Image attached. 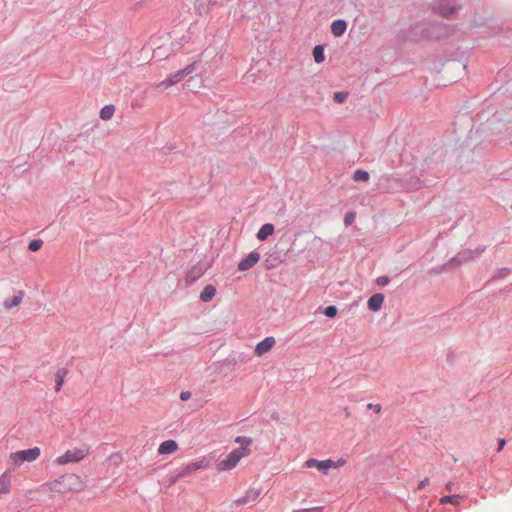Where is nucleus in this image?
Returning <instances> with one entry per match:
<instances>
[{
	"label": "nucleus",
	"mask_w": 512,
	"mask_h": 512,
	"mask_svg": "<svg viewBox=\"0 0 512 512\" xmlns=\"http://www.w3.org/2000/svg\"><path fill=\"white\" fill-rule=\"evenodd\" d=\"M250 450L246 447H240L232 450L225 459L218 462L217 467L221 471H228L233 469L238 462L244 457L249 455Z\"/></svg>",
	"instance_id": "1"
},
{
	"label": "nucleus",
	"mask_w": 512,
	"mask_h": 512,
	"mask_svg": "<svg viewBox=\"0 0 512 512\" xmlns=\"http://www.w3.org/2000/svg\"><path fill=\"white\" fill-rule=\"evenodd\" d=\"M40 448L33 447L26 450L13 452L9 456V462L14 466H20L24 462H32L40 456Z\"/></svg>",
	"instance_id": "2"
},
{
	"label": "nucleus",
	"mask_w": 512,
	"mask_h": 512,
	"mask_svg": "<svg viewBox=\"0 0 512 512\" xmlns=\"http://www.w3.org/2000/svg\"><path fill=\"white\" fill-rule=\"evenodd\" d=\"M196 63H190L185 68L178 70L177 72L170 74L160 85L161 86H172L180 81H182L185 77L192 74L195 71Z\"/></svg>",
	"instance_id": "3"
},
{
	"label": "nucleus",
	"mask_w": 512,
	"mask_h": 512,
	"mask_svg": "<svg viewBox=\"0 0 512 512\" xmlns=\"http://www.w3.org/2000/svg\"><path fill=\"white\" fill-rule=\"evenodd\" d=\"M87 452L88 451L84 449L67 450L63 455L56 459V463L63 465L70 462H78L87 455Z\"/></svg>",
	"instance_id": "4"
},
{
	"label": "nucleus",
	"mask_w": 512,
	"mask_h": 512,
	"mask_svg": "<svg viewBox=\"0 0 512 512\" xmlns=\"http://www.w3.org/2000/svg\"><path fill=\"white\" fill-rule=\"evenodd\" d=\"M260 254L256 251L250 252L245 258L238 263V270L246 271L257 264Z\"/></svg>",
	"instance_id": "5"
},
{
	"label": "nucleus",
	"mask_w": 512,
	"mask_h": 512,
	"mask_svg": "<svg viewBox=\"0 0 512 512\" xmlns=\"http://www.w3.org/2000/svg\"><path fill=\"white\" fill-rule=\"evenodd\" d=\"M275 345V339L272 336L265 337L261 340L255 347V354L257 356H262Z\"/></svg>",
	"instance_id": "6"
},
{
	"label": "nucleus",
	"mask_w": 512,
	"mask_h": 512,
	"mask_svg": "<svg viewBox=\"0 0 512 512\" xmlns=\"http://www.w3.org/2000/svg\"><path fill=\"white\" fill-rule=\"evenodd\" d=\"M242 17H252L255 15L253 10H256L255 0H241L238 4Z\"/></svg>",
	"instance_id": "7"
},
{
	"label": "nucleus",
	"mask_w": 512,
	"mask_h": 512,
	"mask_svg": "<svg viewBox=\"0 0 512 512\" xmlns=\"http://www.w3.org/2000/svg\"><path fill=\"white\" fill-rule=\"evenodd\" d=\"M384 299L385 297L382 293H376L372 295L367 302L368 309L374 312L380 310Z\"/></svg>",
	"instance_id": "8"
},
{
	"label": "nucleus",
	"mask_w": 512,
	"mask_h": 512,
	"mask_svg": "<svg viewBox=\"0 0 512 512\" xmlns=\"http://www.w3.org/2000/svg\"><path fill=\"white\" fill-rule=\"evenodd\" d=\"M202 467H203V461L191 462L188 465H186L184 468H182L178 471V477L184 478V477L191 475L194 472L198 471Z\"/></svg>",
	"instance_id": "9"
},
{
	"label": "nucleus",
	"mask_w": 512,
	"mask_h": 512,
	"mask_svg": "<svg viewBox=\"0 0 512 512\" xmlns=\"http://www.w3.org/2000/svg\"><path fill=\"white\" fill-rule=\"evenodd\" d=\"M347 29V22L344 19H336L331 24V33L335 37L342 36Z\"/></svg>",
	"instance_id": "10"
},
{
	"label": "nucleus",
	"mask_w": 512,
	"mask_h": 512,
	"mask_svg": "<svg viewBox=\"0 0 512 512\" xmlns=\"http://www.w3.org/2000/svg\"><path fill=\"white\" fill-rule=\"evenodd\" d=\"M275 227L272 223H265L258 230L256 237L259 241H265L274 233Z\"/></svg>",
	"instance_id": "11"
},
{
	"label": "nucleus",
	"mask_w": 512,
	"mask_h": 512,
	"mask_svg": "<svg viewBox=\"0 0 512 512\" xmlns=\"http://www.w3.org/2000/svg\"><path fill=\"white\" fill-rule=\"evenodd\" d=\"M483 251H484V249H477L475 251H472L469 249L464 250V251L460 252L459 254H457V256L454 258V261H457L458 263H462L463 261L473 259L474 257L480 255Z\"/></svg>",
	"instance_id": "12"
},
{
	"label": "nucleus",
	"mask_w": 512,
	"mask_h": 512,
	"mask_svg": "<svg viewBox=\"0 0 512 512\" xmlns=\"http://www.w3.org/2000/svg\"><path fill=\"white\" fill-rule=\"evenodd\" d=\"M204 272H205V268L200 264H196L187 272L186 280L188 282H194L197 279H199L203 275Z\"/></svg>",
	"instance_id": "13"
},
{
	"label": "nucleus",
	"mask_w": 512,
	"mask_h": 512,
	"mask_svg": "<svg viewBox=\"0 0 512 512\" xmlns=\"http://www.w3.org/2000/svg\"><path fill=\"white\" fill-rule=\"evenodd\" d=\"M178 448L176 441L166 440L159 445L158 453L161 455L171 454Z\"/></svg>",
	"instance_id": "14"
},
{
	"label": "nucleus",
	"mask_w": 512,
	"mask_h": 512,
	"mask_svg": "<svg viewBox=\"0 0 512 512\" xmlns=\"http://www.w3.org/2000/svg\"><path fill=\"white\" fill-rule=\"evenodd\" d=\"M11 476L9 471H5L0 475V494H6L10 492Z\"/></svg>",
	"instance_id": "15"
},
{
	"label": "nucleus",
	"mask_w": 512,
	"mask_h": 512,
	"mask_svg": "<svg viewBox=\"0 0 512 512\" xmlns=\"http://www.w3.org/2000/svg\"><path fill=\"white\" fill-rule=\"evenodd\" d=\"M23 296L24 292L18 291L13 297L5 299L3 303L4 307L6 309H12L13 307L18 306L21 303Z\"/></svg>",
	"instance_id": "16"
},
{
	"label": "nucleus",
	"mask_w": 512,
	"mask_h": 512,
	"mask_svg": "<svg viewBox=\"0 0 512 512\" xmlns=\"http://www.w3.org/2000/svg\"><path fill=\"white\" fill-rule=\"evenodd\" d=\"M216 294V288L215 286H213L212 284H208L206 285L201 294H200V300L202 302H210L213 297L215 296Z\"/></svg>",
	"instance_id": "17"
},
{
	"label": "nucleus",
	"mask_w": 512,
	"mask_h": 512,
	"mask_svg": "<svg viewBox=\"0 0 512 512\" xmlns=\"http://www.w3.org/2000/svg\"><path fill=\"white\" fill-rule=\"evenodd\" d=\"M66 374H67V370L65 368H60L55 373V382H56L55 391L56 392H59L61 390V387L64 383V378H65Z\"/></svg>",
	"instance_id": "18"
},
{
	"label": "nucleus",
	"mask_w": 512,
	"mask_h": 512,
	"mask_svg": "<svg viewBox=\"0 0 512 512\" xmlns=\"http://www.w3.org/2000/svg\"><path fill=\"white\" fill-rule=\"evenodd\" d=\"M313 58L317 64L322 63L325 60L324 46L319 44L313 48Z\"/></svg>",
	"instance_id": "19"
},
{
	"label": "nucleus",
	"mask_w": 512,
	"mask_h": 512,
	"mask_svg": "<svg viewBox=\"0 0 512 512\" xmlns=\"http://www.w3.org/2000/svg\"><path fill=\"white\" fill-rule=\"evenodd\" d=\"M307 468H317L319 471L325 474V465L324 460H317L315 458H310L305 462Z\"/></svg>",
	"instance_id": "20"
},
{
	"label": "nucleus",
	"mask_w": 512,
	"mask_h": 512,
	"mask_svg": "<svg viewBox=\"0 0 512 512\" xmlns=\"http://www.w3.org/2000/svg\"><path fill=\"white\" fill-rule=\"evenodd\" d=\"M115 112V107L114 105L112 104H109V105H105L101 110H100V118L102 120H109L112 118L113 114Z\"/></svg>",
	"instance_id": "21"
},
{
	"label": "nucleus",
	"mask_w": 512,
	"mask_h": 512,
	"mask_svg": "<svg viewBox=\"0 0 512 512\" xmlns=\"http://www.w3.org/2000/svg\"><path fill=\"white\" fill-rule=\"evenodd\" d=\"M215 2H212L211 0H197L196 1V8L199 11V14L202 15L203 13H207L209 10L210 5H214Z\"/></svg>",
	"instance_id": "22"
},
{
	"label": "nucleus",
	"mask_w": 512,
	"mask_h": 512,
	"mask_svg": "<svg viewBox=\"0 0 512 512\" xmlns=\"http://www.w3.org/2000/svg\"><path fill=\"white\" fill-rule=\"evenodd\" d=\"M319 310H321L320 312L323 313L328 318H333L338 313V309L334 305H329L323 309H322V307H320Z\"/></svg>",
	"instance_id": "23"
},
{
	"label": "nucleus",
	"mask_w": 512,
	"mask_h": 512,
	"mask_svg": "<svg viewBox=\"0 0 512 512\" xmlns=\"http://www.w3.org/2000/svg\"><path fill=\"white\" fill-rule=\"evenodd\" d=\"M370 178L369 173L365 170L358 169L354 172L353 180L356 182L359 181H368Z\"/></svg>",
	"instance_id": "24"
},
{
	"label": "nucleus",
	"mask_w": 512,
	"mask_h": 512,
	"mask_svg": "<svg viewBox=\"0 0 512 512\" xmlns=\"http://www.w3.org/2000/svg\"><path fill=\"white\" fill-rule=\"evenodd\" d=\"M349 96V93L347 91H337V92H334L333 94V100L336 102V103H344L347 98Z\"/></svg>",
	"instance_id": "25"
},
{
	"label": "nucleus",
	"mask_w": 512,
	"mask_h": 512,
	"mask_svg": "<svg viewBox=\"0 0 512 512\" xmlns=\"http://www.w3.org/2000/svg\"><path fill=\"white\" fill-rule=\"evenodd\" d=\"M441 503H451L453 505H458L460 503V496L459 495H448L441 498Z\"/></svg>",
	"instance_id": "26"
},
{
	"label": "nucleus",
	"mask_w": 512,
	"mask_h": 512,
	"mask_svg": "<svg viewBox=\"0 0 512 512\" xmlns=\"http://www.w3.org/2000/svg\"><path fill=\"white\" fill-rule=\"evenodd\" d=\"M235 442L240 444L241 447H246L248 449V446L252 444V438L246 437V436H238L235 439Z\"/></svg>",
	"instance_id": "27"
},
{
	"label": "nucleus",
	"mask_w": 512,
	"mask_h": 512,
	"mask_svg": "<svg viewBox=\"0 0 512 512\" xmlns=\"http://www.w3.org/2000/svg\"><path fill=\"white\" fill-rule=\"evenodd\" d=\"M43 245V241L41 239H34L30 241L28 248L32 252L38 251Z\"/></svg>",
	"instance_id": "28"
},
{
	"label": "nucleus",
	"mask_w": 512,
	"mask_h": 512,
	"mask_svg": "<svg viewBox=\"0 0 512 512\" xmlns=\"http://www.w3.org/2000/svg\"><path fill=\"white\" fill-rule=\"evenodd\" d=\"M356 219V213L354 211H349L344 216V224L346 226H350L354 223Z\"/></svg>",
	"instance_id": "29"
},
{
	"label": "nucleus",
	"mask_w": 512,
	"mask_h": 512,
	"mask_svg": "<svg viewBox=\"0 0 512 512\" xmlns=\"http://www.w3.org/2000/svg\"><path fill=\"white\" fill-rule=\"evenodd\" d=\"M258 495H259V492H254L253 494H248L245 497L238 499L237 502L239 504H245L248 502L249 498H252V500H255L258 497Z\"/></svg>",
	"instance_id": "30"
},
{
	"label": "nucleus",
	"mask_w": 512,
	"mask_h": 512,
	"mask_svg": "<svg viewBox=\"0 0 512 512\" xmlns=\"http://www.w3.org/2000/svg\"><path fill=\"white\" fill-rule=\"evenodd\" d=\"M390 282V278L388 276H379L377 279H376V283L377 285L379 286H386L388 285Z\"/></svg>",
	"instance_id": "31"
},
{
	"label": "nucleus",
	"mask_w": 512,
	"mask_h": 512,
	"mask_svg": "<svg viewBox=\"0 0 512 512\" xmlns=\"http://www.w3.org/2000/svg\"><path fill=\"white\" fill-rule=\"evenodd\" d=\"M324 465H325V474H327V471L329 468H335V463H334V460H332V459L324 460Z\"/></svg>",
	"instance_id": "32"
},
{
	"label": "nucleus",
	"mask_w": 512,
	"mask_h": 512,
	"mask_svg": "<svg viewBox=\"0 0 512 512\" xmlns=\"http://www.w3.org/2000/svg\"><path fill=\"white\" fill-rule=\"evenodd\" d=\"M182 477H178V471L173 474V475H170L168 478H167V482L172 485L174 483H176L179 479H181Z\"/></svg>",
	"instance_id": "33"
},
{
	"label": "nucleus",
	"mask_w": 512,
	"mask_h": 512,
	"mask_svg": "<svg viewBox=\"0 0 512 512\" xmlns=\"http://www.w3.org/2000/svg\"><path fill=\"white\" fill-rule=\"evenodd\" d=\"M367 408L368 409H372L374 410L375 412L379 413L382 409V406L380 404H374V403H369L367 404Z\"/></svg>",
	"instance_id": "34"
},
{
	"label": "nucleus",
	"mask_w": 512,
	"mask_h": 512,
	"mask_svg": "<svg viewBox=\"0 0 512 512\" xmlns=\"http://www.w3.org/2000/svg\"><path fill=\"white\" fill-rule=\"evenodd\" d=\"M429 483H430L429 478H425V479L421 480V481L419 482V484H418V489H419V490L424 489L426 486H428V485H429Z\"/></svg>",
	"instance_id": "35"
},
{
	"label": "nucleus",
	"mask_w": 512,
	"mask_h": 512,
	"mask_svg": "<svg viewBox=\"0 0 512 512\" xmlns=\"http://www.w3.org/2000/svg\"><path fill=\"white\" fill-rule=\"evenodd\" d=\"M190 397H191V392L190 391H182L180 393V399L182 401H187Z\"/></svg>",
	"instance_id": "36"
},
{
	"label": "nucleus",
	"mask_w": 512,
	"mask_h": 512,
	"mask_svg": "<svg viewBox=\"0 0 512 512\" xmlns=\"http://www.w3.org/2000/svg\"><path fill=\"white\" fill-rule=\"evenodd\" d=\"M334 463H335V468H339V467H342L346 463V461L343 458H339L337 461H334Z\"/></svg>",
	"instance_id": "37"
},
{
	"label": "nucleus",
	"mask_w": 512,
	"mask_h": 512,
	"mask_svg": "<svg viewBox=\"0 0 512 512\" xmlns=\"http://www.w3.org/2000/svg\"><path fill=\"white\" fill-rule=\"evenodd\" d=\"M505 444H506V440H505V439H499V440H498V448H497V451H498V452H499V451H501V450L504 448Z\"/></svg>",
	"instance_id": "38"
},
{
	"label": "nucleus",
	"mask_w": 512,
	"mask_h": 512,
	"mask_svg": "<svg viewBox=\"0 0 512 512\" xmlns=\"http://www.w3.org/2000/svg\"><path fill=\"white\" fill-rule=\"evenodd\" d=\"M321 510H322V507H313V508L303 509V511H305V512H321Z\"/></svg>",
	"instance_id": "39"
},
{
	"label": "nucleus",
	"mask_w": 512,
	"mask_h": 512,
	"mask_svg": "<svg viewBox=\"0 0 512 512\" xmlns=\"http://www.w3.org/2000/svg\"><path fill=\"white\" fill-rule=\"evenodd\" d=\"M446 489H447L448 491H452V489H453V483H451V482H450V483H448V484L446 485Z\"/></svg>",
	"instance_id": "40"
}]
</instances>
